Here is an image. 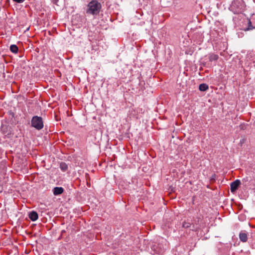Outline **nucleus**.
<instances>
[{"label":"nucleus","mask_w":255,"mask_h":255,"mask_svg":"<svg viewBox=\"0 0 255 255\" xmlns=\"http://www.w3.org/2000/svg\"><path fill=\"white\" fill-rule=\"evenodd\" d=\"M102 8V4L97 0H92L87 5L86 12L87 14L97 15Z\"/></svg>","instance_id":"nucleus-1"},{"label":"nucleus","mask_w":255,"mask_h":255,"mask_svg":"<svg viewBox=\"0 0 255 255\" xmlns=\"http://www.w3.org/2000/svg\"><path fill=\"white\" fill-rule=\"evenodd\" d=\"M246 4L243 0H234L229 8L234 14L242 13L245 9Z\"/></svg>","instance_id":"nucleus-2"},{"label":"nucleus","mask_w":255,"mask_h":255,"mask_svg":"<svg viewBox=\"0 0 255 255\" xmlns=\"http://www.w3.org/2000/svg\"><path fill=\"white\" fill-rule=\"evenodd\" d=\"M31 127L37 130H41L43 128L44 124L43 119L41 117L35 116L32 117L31 121Z\"/></svg>","instance_id":"nucleus-3"},{"label":"nucleus","mask_w":255,"mask_h":255,"mask_svg":"<svg viewBox=\"0 0 255 255\" xmlns=\"http://www.w3.org/2000/svg\"><path fill=\"white\" fill-rule=\"evenodd\" d=\"M255 19V16H253L251 19H247V27H245L243 29L245 31H249L252 30L255 28V22L254 20Z\"/></svg>","instance_id":"nucleus-4"},{"label":"nucleus","mask_w":255,"mask_h":255,"mask_svg":"<svg viewBox=\"0 0 255 255\" xmlns=\"http://www.w3.org/2000/svg\"><path fill=\"white\" fill-rule=\"evenodd\" d=\"M241 181L237 179L232 182L230 184V189L232 193H234L238 189L240 185L241 184Z\"/></svg>","instance_id":"nucleus-5"},{"label":"nucleus","mask_w":255,"mask_h":255,"mask_svg":"<svg viewBox=\"0 0 255 255\" xmlns=\"http://www.w3.org/2000/svg\"><path fill=\"white\" fill-rule=\"evenodd\" d=\"M64 189L62 187H55L53 189V194L57 196L62 194L64 192Z\"/></svg>","instance_id":"nucleus-6"},{"label":"nucleus","mask_w":255,"mask_h":255,"mask_svg":"<svg viewBox=\"0 0 255 255\" xmlns=\"http://www.w3.org/2000/svg\"><path fill=\"white\" fill-rule=\"evenodd\" d=\"M28 217L32 221H35L38 218V214L36 212L32 211L29 213Z\"/></svg>","instance_id":"nucleus-7"},{"label":"nucleus","mask_w":255,"mask_h":255,"mask_svg":"<svg viewBox=\"0 0 255 255\" xmlns=\"http://www.w3.org/2000/svg\"><path fill=\"white\" fill-rule=\"evenodd\" d=\"M239 239L242 242H246L248 240V235L245 232H241L239 234Z\"/></svg>","instance_id":"nucleus-8"},{"label":"nucleus","mask_w":255,"mask_h":255,"mask_svg":"<svg viewBox=\"0 0 255 255\" xmlns=\"http://www.w3.org/2000/svg\"><path fill=\"white\" fill-rule=\"evenodd\" d=\"M59 167L63 172H65L68 170V165L64 162H61L60 163Z\"/></svg>","instance_id":"nucleus-9"},{"label":"nucleus","mask_w":255,"mask_h":255,"mask_svg":"<svg viewBox=\"0 0 255 255\" xmlns=\"http://www.w3.org/2000/svg\"><path fill=\"white\" fill-rule=\"evenodd\" d=\"M208 88L209 87L208 85L205 83L201 84L199 87V89L201 91H206Z\"/></svg>","instance_id":"nucleus-10"},{"label":"nucleus","mask_w":255,"mask_h":255,"mask_svg":"<svg viewBox=\"0 0 255 255\" xmlns=\"http://www.w3.org/2000/svg\"><path fill=\"white\" fill-rule=\"evenodd\" d=\"M219 58V56L217 54H210L209 57V61L212 62L213 61H217Z\"/></svg>","instance_id":"nucleus-11"},{"label":"nucleus","mask_w":255,"mask_h":255,"mask_svg":"<svg viewBox=\"0 0 255 255\" xmlns=\"http://www.w3.org/2000/svg\"><path fill=\"white\" fill-rule=\"evenodd\" d=\"M10 50L12 53H17L18 50V48L16 45L12 44L10 46Z\"/></svg>","instance_id":"nucleus-12"},{"label":"nucleus","mask_w":255,"mask_h":255,"mask_svg":"<svg viewBox=\"0 0 255 255\" xmlns=\"http://www.w3.org/2000/svg\"><path fill=\"white\" fill-rule=\"evenodd\" d=\"M250 181H251V178L249 177H246L245 178H244L242 179L243 183L246 186L248 185V183H249V182H250Z\"/></svg>","instance_id":"nucleus-13"},{"label":"nucleus","mask_w":255,"mask_h":255,"mask_svg":"<svg viewBox=\"0 0 255 255\" xmlns=\"http://www.w3.org/2000/svg\"><path fill=\"white\" fill-rule=\"evenodd\" d=\"M191 223L187 221L183 222L182 224V227L184 228H188L191 226Z\"/></svg>","instance_id":"nucleus-14"},{"label":"nucleus","mask_w":255,"mask_h":255,"mask_svg":"<svg viewBox=\"0 0 255 255\" xmlns=\"http://www.w3.org/2000/svg\"><path fill=\"white\" fill-rule=\"evenodd\" d=\"M200 221H201V218L200 217H197L196 219L194 220V223L196 225H198V224H199Z\"/></svg>","instance_id":"nucleus-15"},{"label":"nucleus","mask_w":255,"mask_h":255,"mask_svg":"<svg viewBox=\"0 0 255 255\" xmlns=\"http://www.w3.org/2000/svg\"><path fill=\"white\" fill-rule=\"evenodd\" d=\"M13 1L16 2L17 3H22L25 0H12Z\"/></svg>","instance_id":"nucleus-16"},{"label":"nucleus","mask_w":255,"mask_h":255,"mask_svg":"<svg viewBox=\"0 0 255 255\" xmlns=\"http://www.w3.org/2000/svg\"><path fill=\"white\" fill-rule=\"evenodd\" d=\"M11 114H12V116L13 117L14 114L13 113H11Z\"/></svg>","instance_id":"nucleus-17"}]
</instances>
